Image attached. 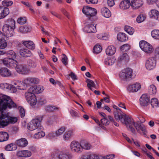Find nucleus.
Masks as SVG:
<instances>
[{"label": "nucleus", "instance_id": "obj_60", "mask_svg": "<svg viewBox=\"0 0 159 159\" xmlns=\"http://www.w3.org/2000/svg\"><path fill=\"white\" fill-rule=\"evenodd\" d=\"M130 48V46L129 44H125L122 46L120 47V49L121 51L126 52L129 50Z\"/></svg>", "mask_w": 159, "mask_h": 159}, {"label": "nucleus", "instance_id": "obj_38", "mask_svg": "<svg viewBox=\"0 0 159 159\" xmlns=\"http://www.w3.org/2000/svg\"><path fill=\"white\" fill-rule=\"evenodd\" d=\"M17 148L16 145L14 143H12L7 145L5 147V149L6 150L11 151L16 150Z\"/></svg>", "mask_w": 159, "mask_h": 159}, {"label": "nucleus", "instance_id": "obj_55", "mask_svg": "<svg viewBox=\"0 0 159 159\" xmlns=\"http://www.w3.org/2000/svg\"><path fill=\"white\" fill-rule=\"evenodd\" d=\"M101 11V13L105 17L109 18L111 15L110 11Z\"/></svg>", "mask_w": 159, "mask_h": 159}, {"label": "nucleus", "instance_id": "obj_9", "mask_svg": "<svg viewBox=\"0 0 159 159\" xmlns=\"http://www.w3.org/2000/svg\"><path fill=\"white\" fill-rule=\"evenodd\" d=\"M156 65V60L154 57L149 58L146 61L145 66L146 68L149 70L153 69Z\"/></svg>", "mask_w": 159, "mask_h": 159}, {"label": "nucleus", "instance_id": "obj_59", "mask_svg": "<svg viewBox=\"0 0 159 159\" xmlns=\"http://www.w3.org/2000/svg\"><path fill=\"white\" fill-rule=\"evenodd\" d=\"M154 54V57L156 59L159 60V47H157L155 48Z\"/></svg>", "mask_w": 159, "mask_h": 159}, {"label": "nucleus", "instance_id": "obj_53", "mask_svg": "<svg viewBox=\"0 0 159 159\" xmlns=\"http://www.w3.org/2000/svg\"><path fill=\"white\" fill-rule=\"evenodd\" d=\"M146 16L144 14H140L138 16L137 18V21L139 23L143 22L146 18Z\"/></svg>", "mask_w": 159, "mask_h": 159}, {"label": "nucleus", "instance_id": "obj_37", "mask_svg": "<svg viewBox=\"0 0 159 159\" xmlns=\"http://www.w3.org/2000/svg\"><path fill=\"white\" fill-rule=\"evenodd\" d=\"M25 82L27 84H37L39 81L38 79L34 78H28L25 80Z\"/></svg>", "mask_w": 159, "mask_h": 159}, {"label": "nucleus", "instance_id": "obj_31", "mask_svg": "<svg viewBox=\"0 0 159 159\" xmlns=\"http://www.w3.org/2000/svg\"><path fill=\"white\" fill-rule=\"evenodd\" d=\"M131 6V3L125 0L122 1L120 3L119 7L121 9H128Z\"/></svg>", "mask_w": 159, "mask_h": 159}, {"label": "nucleus", "instance_id": "obj_1", "mask_svg": "<svg viewBox=\"0 0 159 159\" xmlns=\"http://www.w3.org/2000/svg\"><path fill=\"white\" fill-rule=\"evenodd\" d=\"M17 107L10 97L4 95L0 101V110L16 108Z\"/></svg>", "mask_w": 159, "mask_h": 159}, {"label": "nucleus", "instance_id": "obj_16", "mask_svg": "<svg viewBox=\"0 0 159 159\" xmlns=\"http://www.w3.org/2000/svg\"><path fill=\"white\" fill-rule=\"evenodd\" d=\"M141 87V85L139 83H136L128 86L127 89L129 92H136L139 90Z\"/></svg>", "mask_w": 159, "mask_h": 159}, {"label": "nucleus", "instance_id": "obj_45", "mask_svg": "<svg viewBox=\"0 0 159 159\" xmlns=\"http://www.w3.org/2000/svg\"><path fill=\"white\" fill-rule=\"evenodd\" d=\"M45 110L48 112H53L54 111L58 110V108L56 106L53 105H49L45 107Z\"/></svg>", "mask_w": 159, "mask_h": 159}, {"label": "nucleus", "instance_id": "obj_30", "mask_svg": "<svg viewBox=\"0 0 159 159\" xmlns=\"http://www.w3.org/2000/svg\"><path fill=\"white\" fill-rule=\"evenodd\" d=\"M20 55L24 57H30L31 55V52L29 50L25 48H22L20 50Z\"/></svg>", "mask_w": 159, "mask_h": 159}, {"label": "nucleus", "instance_id": "obj_8", "mask_svg": "<svg viewBox=\"0 0 159 159\" xmlns=\"http://www.w3.org/2000/svg\"><path fill=\"white\" fill-rule=\"evenodd\" d=\"M15 67L16 71L18 73L21 74H27L30 71L27 66L24 64H16Z\"/></svg>", "mask_w": 159, "mask_h": 159}, {"label": "nucleus", "instance_id": "obj_43", "mask_svg": "<svg viewBox=\"0 0 159 159\" xmlns=\"http://www.w3.org/2000/svg\"><path fill=\"white\" fill-rule=\"evenodd\" d=\"M102 51V48L100 45L96 44L93 48V52L95 54H98Z\"/></svg>", "mask_w": 159, "mask_h": 159}, {"label": "nucleus", "instance_id": "obj_35", "mask_svg": "<svg viewBox=\"0 0 159 159\" xmlns=\"http://www.w3.org/2000/svg\"><path fill=\"white\" fill-rule=\"evenodd\" d=\"M9 138L8 134L5 132H0V142H2L8 140Z\"/></svg>", "mask_w": 159, "mask_h": 159}, {"label": "nucleus", "instance_id": "obj_39", "mask_svg": "<svg viewBox=\"0 0 159 159\" xmlns=\"http://www.w3.org/2000/svg\"><path fill=\"white\" fill-rule=\"evenodd\" d=\"M129 59V57L126 53H124L120 55L118 59V62L120 63L123 61H126Z\"/></svg>", "mask_w": 159, "mask_h": 159}, {"label": "nucleus", "instance_id": "obj_6", "mask_svg": "<svg viewBox=\"0 0 159 159\" xmlns=\"http://www.w3.org/2000/svg\"><path fill=\"white\" fill-rule=\"evenodd\" d=\"M6 109L0 110V126L2 128L9 124L8 115L4 114L3 111Z\"/></svg>", "mask_w": 159, "mask_h": 159}, {"label": "nucleus", "instance_id": "obj_19", "mask_svg": "<svg viewBox=\"0 0 159 159\" xmlns=\"http://www.w3.org/2000/svg\"><path fill=\"white\" fill-rule=\"evenodd\" d=\"M44 89V87L41 85H35L31 87L30 89V91H32L34 93L37 94L41 93Z\"/></svg>", "mask_w": 159, "mask_h": 159}, {"label": "nucleus", "instance_id": "obj_42", "mask_svg": "<svg viewBox=\"0 0 159 159\" xmlns=\"http://www.w3.org/2000/svg\"><path fill=\"white\" fill-rule=\"evenodd\" d=\"M66 130V128L64 126H61L55 132L56 134V137H59L61 135L65 132Z\"/></svg>", "mask_w": 159, "mask_h": 159}, {"label": "nucleus", "instance_id": "obj_25", "mask_svg": "<svg viewBox=\"0 0 159 159\" xmlns=\"http://www.w3.org/2000/svg\"><path fill=\"white\" fill-rule=\"evenodd\" d=\"M124 118L123 120H121L123 123L125 124L127 127L128 126V125H133L134 123V122L133 119L126 116V114L125 116H124Z\"/></svg>", "mask_w": 159, "mask_h": 159}, {"label": "nucleus", "instance_id": "obj_12", "mask_svg": "<svg viewBox=\"0 0 159 159\" xmlns=\"http://www.w3.org/2000/svg\"><path fill=\"white\" fill-rule=\"evenodd\" d=\"M133 125L134 126L138 132L140 133V130L142 131L144 135H146L147 131L146 128L143 124L138 121L134 123Z\"/></svg>", "mask_w": 159, "mask_h": 159}, {"label": "nucleus", "instance_id": "obj_47", "mask_svg": "<svg viewBox=\"0 0 159 159\" xmlns=\"http://www.w3.org/2000/svg\"><path fill=\"white\" fill-rule=\"evenodd\" d=\"M125 31L130 35H132L134 32V29L129 26H125Z\"/></svg>", "mask_w": 159, "mask_h": 159}, {"label": "nucleus", "instance_id": "obj_4", "mask_svg": "<svg viewBox=\"0 0 159 159\" xmlns=\"http://www.w3.org/2000/svg\"><path fill=\"white\" fill-rule=\"evenodd\" d=\"M139 45L141 49L145 52L151 53L153 51L152 46L145 41H140Z\"/></svg>", "mask_w": 159, "mask_h": 159}, {"label": "nucleus", "instance_id": "obj_54", "mask_svg": "<svg viewBox=\"0 0 159 159\" xmlns=\"http://www.w3.org/2000/svg\"><path fill=\"white\" fill-rule=\"evenodd\" d=\"M7 42L5 39H0V48L3 49L7 47Z\"/></svg>", "mask_w": 159, "mask_h": 159}, {"label": "nucleus", "instance_id": "obj_14", "mask_svg": "<svg viewBox=\"0 0 159 159\" xmlns=\"http://www.w3.org/2000/svg\"><path fill=\"white\" fill-rule=\"evenodd\" d=\"M71 150L74 152H81V144L76 141H72L70 144Z\"/></svg>", "mask_w": 159, "mask_h": 159}, {"label": "nucleus", "instance_id": "obj_40", "mask_svg": "<svg viewBox=\"0 0 159 159\" xmlns=\"http://www.w3.org/2000/svg\"><path fill=\"white\" fill-rule=\"evenodd\" d=\"M151 104L153 108H156L159 107V103L157 99L153 98L152 99Z\"/></svg>", "mask_w": 159, "mask_h": 159}, {"label": "nucleus", "instance_id": "obj_49", "mask_svg": "<svg viewBox=\"0 0 159 159\" xmlns=\"http://www.w3.org/2000/svg\"><path fill=\"white\" fill-rule=\"evenodd\" d=\"M87 82V87L91 90H93L91 87H93L95 88H96V85L93 80L88 79Z\"/></svg>", "mask_w": 159, "mask_h": 159}, {"label": "nucleus", "instance_id": "obj_58", "mask_svg": "<svg viewBox=\"0 0 159 159\" xmlns=\"http://www.w3.org/2000/svg\"><path fill=\"white\" fill-rule=\"evenodd\" d=\"M10 84L7 83H3L0 84V88L3 89L8 90Z\"/></svg>", "mask_w": 159, "mask_h": 159}, {"label": "nucleus", "instance_id": "obj_11", "mask_svg": "<svg viewBox=\"0 0 159 159\" xmlns=\"http://www.w3.org/2000/svg\"><path fill=\"white\" fill-rule=\"evenodd\" d=\"M115 156L114 154L109 155L106 157L102 156H98L95 155H88L87 156H84L83 159H111Z\"/></svg>", "mask_w": 159, "mask_h": 159}, {"label": "nucleus", "instance_id": "obj_63", "mask_svg": "<svg viewBox=\"0 0 159 159\" xmlns=\"http://www.w3.org/2000/svg\"><path fill=\"white\" fill-rule=\"evenodd\" d=\"M17 120L16 117H12L8 116L9 124V123H15Z\"/></svg>", "mask_w": 159, "mask_h": 159}, {"label": "nucleus", "instance_id": "obj_21", "mask_svg": "<svg viewBox=\"0 0 159 159\" xmlns=\"http://www.w3.org/2000/svg\"><path fill=\"white\" fill-rule=\"evenodd\" d=\"M95 26L92 24H88L84 28V31L88 33H95L96 32Z\"/></svg>", "mask_w": 159, "mask_h": 159}, {"label": "nucleus", "instance_id": "obj_44", "mask_svg": "<svg viewBox=\"0 0 159 159\" xmlns=\"http://www.w3.org/2000/svg\"><path fill=\"white\" fill-rule=\"evenodd\" d=\"M151 35L153 38L159 40V30H153L151 32Z\"/></svg>", "mask_w": 159, "mask_h": 159}, {"label": "nucleus", "instance_id": "obj_18", "mask_svg": "<svg viewBox=\"0 0 159 159\" xmlns=\"http://www.w3.org/2000/svg\"><path fill=\"white\" fill-rule=\"evenodd\" d=\"M143 4L142 0H136L134 1L131 3V7L133 9H138L143 5Z\"/></svg>", "mask_w": 159, "mask_h": 159}, {"label": "nucleus", "instance_id": "obj_36", "mask_svg": "<svg viewBox=\"0 0 159 159\" xmlns=\"http://www.w3.org/2000/svg\"><path fill=\"white\" fill-rule=\"evenodd\" d=\"M58 159H71V156L65 152H61L58 155Z\"/></svg>", "mask_w": 159, "mask_h": 159}, {"label": "nucleus", "instance_id": "obj_32", "mask_svg": "<svg viewBox=\"0 0 159 159\" xmlns=\"http://www.w3.org/2000/svg\"><path fill=\"white\" fill-rule=\"evenodd\" d=\"M149 15L150 18L159 20V12L158 11H150Z\"/></svg>", "mask_w": 159, "mask_h": 159}, {"label": "nucleus", "instance_id": "obj_62", "mask_svg": "<svg viewBox=\"0 0 159 159\" xmlns=\"http://www.w3.org/2000/svg\"><path fill=\"white\" fill-rule=\"evenodd\" d=\"M38 103L39 105H43L46 103L47 101L46 99L43 98H40L38 101Z\"/></svg>", "mask_w": 159, "mask_h": 159}, {"label": "nucleus", "instance_id": "obj_23", "mask_svg": "<svg viewBox=\"0 0 159 159\" xmlns=\"http://www.w3.org/2000/svg\"><path fill=\"white\" fill-rule=\"evenodd\" d=\"M16 143L18 146L23 148L27 145L28 142L25 138H22L20 139L16 140Z\"/></svg>", "mask_w": 159, "mask_h": 159}, {"label": "nucleus", "instance_id": "obj_15", "mask_svg": "<svg viewBox=\"0 0 159 159\" xmlns=\"http://www.w3.org/2000/svg\"><path fill=\"white\" fill-rule=\"evenodd\" d=\"M140 105L141 106L145 107L149 104L150 99L148 95L143 94L139 99Z\"/></svg>", "mask_w": 159, "mask_h": 159}, {"label": "nucleus", "instance_id": "obj_24", "mask_svg": "<svg viewBox=\"0 0 159 159\" xmlns=\"http://www.w3.org/2000/svg\"><path fill=\"white\" fill-rule=\"evenodd\" d=\"M0 74L4 77H9L12 75L11 71L6 68L0 69Z\"/></svg>", "mask_w": 159, "mask_h": 159}, {"label": "nucleus", "instance_id": "obj_26", "mask_svg": "<svg viewBox=\"0 0 159 159\" xmlns=\"http://www.w3.org/2000/svg\"><path fill=\"white\" fill-rule=\"evenodd\" d=\"M82 11L88 19L91 20H92L91 18L95 16L97 14V11Z\"/></svg>", "mask_w": 159, "mask_h": 159}, {"label": "nucleus", "instance_id": "obj_34", "mask_svg": "<svg viewBox=\"0 0 159 159\" xmlns=\"http://www.w3.org/2000/svg\"><path fill=\"white\" fill-rule=\"evenodd\" d=\"M117 39L119 41L125 42L128 39V38L124 33H120L117 35Z\"/></svg>", "mask_w": 159, "mask_h": 159}, {"label": "nucleus", "instance_id": "obj_64", "mask_svg": "<svg viewBox=\"0 0 159 159\" xmlns=\"http://www.w3.org/2000/svg\"><path fill=\"white\" fill-rule=\"evenodd\" d=\"M47 137L49 139H52L56 137V132L54 133L53 132H50L47 135Z\"/></svg>", "mask_w": 159, "mask_h": 159}, {"label": "nucleus", "instance_id": "obj_28", "mask_svg": "<svg viewBox=\"0 0 159 159\" xmlns=\"http://www.w3.org/2000/svg\"><path fill=\"white\" fill-rule=\"evenodd\" d=\"M114 114L116 120L118 121L121 120L124 116H125V114L122 112L121 111H114Z\"/></svg>", "mask_w": 159, "mask_h": 159}, {"label": "nucleus", "instance_id": "obj_3", "mask_svg": "<svg viewBox=\"0 0 159 159\" xmlns=\"http://www.w3.org/2000/svg\"><path fill=\"white\" fill-rule=\"evenodd\" d=\"M43 117L40 116L37 118L32 120L28 125V129L30 131H32L38 128L39 122L43 119Z\"/></svg>", "mask_w": 159, "mask_h": 159}, {"label": "nucleus", "instance_id": "obj_57", "mask_svg": "<svg viewBox=\"0 0 159 159\" xmlns=\"http://www.w3.org/2000/svg\"><path fill=\"white\" fill-rule=\"evenodd\" d=\"M26 20L25 17H20L17 20V22L20 25H23L26 23Z\"/></svg>", "mask_w": 159, "mask_h": 159}, {"label": "nucleus", "instance_id": "obj_41", "mask_svg": "<svg viewBox=\"0 0 159 159\" xmlns=\"http://www.w3.org/2000/svg\"><path fill=\"white\" fill-rule=\"evenodd\" d=\"M17 89L21 90L24 89V88H21L20 86H14L13 85L10 84L8 90L11 91V92L14 93L16 92Z\"/></svg>", "mask_w": 159, "mask_h": 159}, {"label": "nucleus", "instance_id": "obj_56", "mask_svg": "<svg viewBox=\"0 0 159 159\" xmlns=\"http://www.w3.org/2000/svg\"><path fill=\"white\" fill-rule=\"evenodd\" d=\"M9 13V11H0V19L4 18Z\"/></svg>", "mask_w": 159, "mask_h": 159}, {"label": "nucleus", "instance_id": "obj_29", "mask_svg": "<svg viewBox=\"0 0 159 159\" xmlns=\"http://www.w3.org/2000/svg\"><path fill=\"white\" fill-rule=\"evenodd\" d=\"M116 59L115 57H107L105 58L104 61V63L109 66L112 65L115 62Z\"/></svg>", "mask_w": 159, "mask_h": 159}, {"label": "nucleus", "instance_id": "obj_2", "mask_svg": "<svg viewBox=\"0 0 159 159\" xmlns=\"http://www.w3.org/2000/svg\"><path fill=\"white\" fill-rule=\"evenodd\" d=\"M133 70L128 68L120 72V77L123 80L128 81L131 79L132 76Z\"/></svg>", "mask_w": 159, "mask_h": 159}, {"label": "nucleus", "instance_id": "obj_7", "mask_svg": "<svg viewBox=\"0 0 159 159\" xmlns=\"http://www.w3.org/2000/svg\"><path fill=\"white\" fill-rule=\"evenodd\" d=\"M14 29L12 26L8 25H4L2 28L3 34L7 38L11 37L13 36Z\"/></svg>", "mask_w": 159, "mask_h": 159}, {"label": "nucleus", "instance_id": "obj_48", "mask_svg": "<svg viewBox=\"0 0 159 159\" xmlns=\"http://www.w3.org/2000/svg\"><path fill=\"white\" fill-rule=\"evenodd\" d=\"M91 148V145L87 142H84L82 143L81 144L82 150L83 148L85 150H89Z\"/></svg>", "mask_w": 159, "mask_h": 159}, {"label": "nucleus", "instance_id": "obj_46", "mask_svg": "<svg viewBox=\"0 0 159 159\" xmlns=\"http://www.w3.org/2000/svg\"><path fill=\"white\" fill-rule=\"evenodd\" d=\"M45 134L44 132L42 131H40L35 133L34 135V137L36 139L41 138L45 136Z\"/></svg>", "mask_w": 159, "mask_h": 159}, {"label": "nucleus", "instance_id": "obj_50", "mask_svg": "<svg viewBox=\"0 0 159 159\" xmlns=\"http://www.w3.org/2000/svg\"><path fill=\"white\" fill-rule=\"evenodd\" d=\"M7 24L5 25H8L10 26H12L14 29L15 28V20L12 18L7 19L6 21Z\"/></svg>", "mask_w": 159, "mask_h": 159}, {"label": "nucleus", "instance_id": "obj_20", "mask_svg": "<svg viewBox=\"0 0 159 159\" xmlns=\"http://www.w3.org/2000/svg\"><path fill=\"white\" fill-rule=\"evenodd\" d=\"M75 132L74 130L69 129L66 131L63 135V138L65 141H67L73 136Z\"/></svg>", "mask_w": 159, "mask_h": 159}, {"label": "nucleus", "instance_id": "obj_52", "mask_svg": "<svg viewBox=\"0 0 159 159\" xmlns=\"http://www.w3.org/2000/svg\"><path fill=\"white\" fill-rule=\"evenodd\" d=\"M7 54L9 57L11 58L15 59L16 57V53L12 50H10L7 52Z\"/></svg>", "mask_w": 159, "mask_h": 159}, {"label": "nucleus", "instance_id": "obj_5", "mask_svg": "<svg viewBox=\"0 0 159 159\" xmlns=\"http://www.w3.org/2000/svg\"><path fill=\"white\" fill-rule=\"evenodd\" d=\"M25 96L28 102L31 106H34L36 104V98L33 92L30 91L29 90L25 93Z\"/></svg>", "mask_w": 159, "mask_h": 159}, {"label": "nucleus", "instance_id": "obj_27", "mask_svg": "<svg viewBox=\"0 0 159 159\" xmlns=\"http://www.w3.org/2000/svg\"><path fill=\"white\" fill-rule=\"evenodd\" d=\"M32 30L31 27L28 25L21 26L19 29V31L22 33H26L29 32Z\"/></svg>", "mask_w": 159, "mask_h": 159}, {"label": "nucleus", "instance_id": "obj_13", "mask_svg": "<svg viewBox=\"0 0 159 159\" xmlns=\"http://www.w3.org/2000/svg\"><path fill=\"white\" fill-rule=\"evenodd\" d=\"M133 125L134 126L138 132L140 133V130L142 131L144 135H146L147 131L146 128L143 124L138 121L134 123Z\"/></svg>", "mask_w": 159, "mask_h": 159}, {"label": "nucleus", "instance_id": "obj_22", "mask_svg": "<svg viewBox=\"0 0 159 159\" xmlns=\"http://www.w3.org/2000/svg\"><path fill=\"white\" fill-rule=\"evenodd\" d=\"M22 43L26 48L31 50H34L35 48V45L32 41L30 40H23L21 42Z\"/></svg>", "mask_w": 159, "mask_h": 159}, {"label": "nucleus", "instance_id": "obj_33", "mask_svg": "<svg viewBox=\"0 0 159 159\" xmlns=\"http://www.w3.org/2000/svg\"><path fill=\"white\" fill-rule=\"evenodd\" d=\"M116 50L115 47L113 46H109L106 50V52L107 55H112L116 52Z\"/></svg>", "mask_w": 159, "mask_h": 159}, {"label": "nucleus", "instance_id": "obj_10", "mask_svg": "<svg viewBox=\"0 0 159 159\" xmlns=\"http://www.w3.org/2000/svg\"><path fill=\"white\" fill-rule=\"evenodd\" d=\"M3 64L6 66L13 68L15 67L18 63L17 61L13 59L10 58H5L2 60Z\"/></svg>", "mask_w": 159, "mask_h": 159}, {"label": "nucleus", "instance_id": "obj_17", "mask_svg": "<svg viewBox=\"0 0 159 159\" xmlns=\"http://www.w3.org/2000/svg\"><path fill=\"white\" fill-rule=\"evenodd\" d=\"M32 155L31 152L28 150L19 151L17 153V156L20 157H28Z\"/></svg>", "mask_w": 159, "mask_h": 159}, {"label": "nucleus", "instance_id": "obj_61", "mask_svg": "<svg viewBox=\"0 0 159 159\" xmlns=\"http://www.w3.org/2000/svg\"><path fill=\"white\" fill-rule=\"evenodd\" d=\"M149 89L150 91L152 94H154L156 93L157 92L156 88L154 85L152 84L150 85Z\"/></svg>", "mask_w": 159, "mask_h": 159}, {"label": "nucleus", "instance_id": "obj_51", "mask_svg": "<svg viewBox=\"0 0 159 159\" xmlns=\"http://www.w3.org/2000/svg\"><path fill=\"white\" fill-rule=\"evenodd\" d=\"M2 4L3 7H3V9H9L6 7H8L12 5L13 4L12 2V1H4L2 2Z\"/></svg>", "mask_w": 159, "mask_h": 159}]
</instances>
